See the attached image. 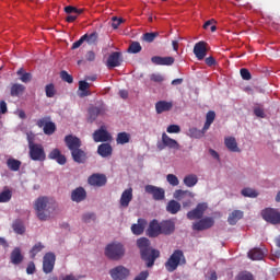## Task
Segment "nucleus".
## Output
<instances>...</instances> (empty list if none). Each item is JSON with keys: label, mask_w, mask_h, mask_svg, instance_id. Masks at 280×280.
<instances>
[{"label": "nucleus", "mask_w": 280, "mask_h": 280, "mask_svg": "<svg viewBox=\"0 0 280 280\" xmlns=\"http://www.w3.org/2000/svg\"><path fill=\"white\" fill-rule=\"evenodd\" d=\"M33 209L40 222H47V220L51 219L56 209H58V203L52 198L40 196L34 201Z\"/></svg>", "instance_id": "nucleus-1"}, {"label": "nucleus", "mask_w": 280, "mask_h": 280, "mask_svg": "<svg viewBox=\"0 0 280 280\" xmlns=\"http://www.w3.org/2000/svg\"><path fill=\"white\" fill-rule=\"evenodd\" d=\"M65 143L71 152L72 160L74 163H78L79 165H82L89 161V155L85 153L84 150H82V140L80 138L68 135L65 137Z\"/></svg>", "instance_id": "nucleus-2"}, {"label": "nucleus", "mask_w": 280, "mask_h": 280, "mask_svg": "<svg viewBox=\"0 0 280 280\" xmlns=\"http://www.w3.org/2000/svg\"><path fill=\"white\" fill-rule=\"evenodd\" d=\"M137 246L140 248V255L143 261H147V268H152L154 261L161 257L159 249L150 247V240L141 237L137 241Z\"/></svg>", "instance_id": "nucleus-3"}, {"label": "nucleus", "mask_w": 280, "mask_h": 280, "mask_svg": "<svg viewBox=\"0 0 280 280\" xmlns=\"http://www.w3.org/2000/svg\"><path fill=\"white\" fill-rule=\"evenodd\" d=\"M28 141V156L32 161H39L43 163L47 159V154L45 153V147L40 143L34 142V138L27 137Z\"/></svg>", "instance_id": "nucleus-4"}, {"label": "nucleus", "mask_w": 280, "mask_h": 280, "mask_svg": "<svg viewBox=\"0 0 280 280\" xmlns=\"http://www.w3.org/2000/svg\"><path fill=\"white\" fill-rule=\"evenodd\" d=\"M187 259L185 254L180 249H175L170 258L165 261V268L167 272H174L178 269L179 266H185Z\"/></svg>", "instance_id": "nucleus-5"}, {"label": "nucleus", "mask_w": 280, "mask_h": 280, "mask_svg": "<svg viewBox=\"0 0 280 280\" xmlns=\"http://www.w3.org/2000/svg\"><path fill=\"white\" fill-rule=\"evenodd\" d=\"M126 255V247L119 242L109 243L105 247V257L113 261H119Z\"/></svg>", "instance_id": "nucleus-6"}, {"label": "nucleus", "mask_w": 280, "mask_h": 280, "mask_svg": "<svg viewBox=\"0 0 280 280\" xmlns=\"http://www.w3.org/2000/svg\"><path fill=\"white\" fill-rule=\"evenodd\" d=\"M158 150L162 151L165 148L170 150H180V144L175 139H172L167 133H162V141L156 143Z\"/></svg>", "instance_id": "nucleus-7"}, {"label": "nucleus", "mask_w": 280, "mask_h": 280, "mask_svg": "<svg viewBox=\"0 0 280 280\" xmlns=\"http://www.w3.org/2000/svg\"><path fill=\"white\" fill-rule=\"evenodd\" d=\"M261 218L269 224H280V212L273 208H266L261 211Z\"/></svg>", "instance_id": "nucleus-8"}, {"label": "nucleus", "mask_w": 280, "mask_h": 280, "mask_svg": "<svg viewBox=\"0 0 280 280\" xmlns=\"http://www.w3.org/2000/svg\"><path fill=\"white\" fill-rule=\"evenodd\" d=\"M109 276L113 280H126L130 277V269L119 265L109 270Z\"/></svg>", "instance_id": "nucleus-9"}, {"label": "nucleus", "mask_w": 280, "mask_h": 280, "mask_svg": "<svg viewBox=\"0 0 280 280\" xmlns=\"http://www.w3.org/2000/svg\"><path fill=\"white\" fill-rule=\"evenodd\" d=\"M144 191L152 196L153 200L161 201L165 200V189L154 186V185H147L144 187Z\"/></svg>", "instance_id": "nucleus-10"}, {"label": "nucleus", "mask_w": 280, "mask_h": 280, "mask_svg": "<svg viewBox=\"0 0 280 280\" xmlns=\"http://www.w3.org/2000/svg\"><path fill=\"white\" fill-rule=\"evenodd\" d=\"M208 206L206 202L198 203L195 209L187 212L188 220H202L205 211H207Z\"/></svg>", "instance_id": "nucleus-11"}, {"label": "nucleus", "mask_w": 280, "mask_h": 280, "mask_svg": "<svg viewBox=\"0 0 280 280\" xmlns=\"http://www.w3.org/2000/svg\"><path fill=\"white\" fill-rule=\"evenodd\" d=\"M213 224H215V220H213V218L211 217H206L203 219L201 218L199 219V221L192 224V231H207L211 229Z\"/></svg>", "instance_id": "nucleus-12"}, {"label": "nucleus", "mask_w": 280, "mask_h": 280, "mask_svg": "<svg viewBox=\"0 0 280 280\" xmlns=\"http://www.w3.org/2000/svg\"><path fill=\"white\" fill-rule=\"evenodd\" d=\"M54 266H56V255L54 253H47L43 260V271L46 275L54 272Z\"/></svg>", "instance_id": "nucleus-13"}, {"label": "nucleus", "mask_w": 280, "mask_h": 280, "mask_svg": "<svg viewBox=\"0 0 280 280\" xmlns=\"http://www.w3.org/2000/svg\"><path fill=\"white\" fill-rule=\"evenodd\" d=\"M93 139H94L95 143H106V141H110V139H113V137L106 130V127L102 126L100 129L94 131Z\"/></svg>", "instance_id": "nucleus-14"}, {"label": "nucleus", "mask_w": 280, "mask_h": 280, "mask_svg": "<svg viewBox=\"0 0 280 280\" xmlns=\"http://www.w3.org/2000/svg\"><path fill=\"white\" fill-rule=\"evenodd\" d=\"M121 62H124L121 52L114 51L108 56L106 67H108V69H115V67H121Z\"/></svg>", "instance_id": "nucleus-15"}, {"label": "nucleus", "mask_w": 280, "mask_h": 280, "mask_svg": "<svg viewBox=\"0 0 280 280\" xmlns=\"http://www.w3.org/2000/svg\"><path fill=\"white\" fill-rule=\"evenodd\" d=\"M88 183L92 185V187H104L107 183V178L104 174H93L89 177Z\"/></svg>", "instance_id": "nucleus-16"}, {"label": "nucleus", "mask_w": 280, "mask_h": 280, "mask_svg": "<svg viewBox=\"0 0 280 280\" xmlns=\"http://www.w3.org/2000/svg\"><path fill=\"white\" fill-rule=\"evenodd\" d=\"M106 113V106L104 104L100 106H94L89 109V122L93 124L100 117V115H104Z\"/></svg>", "instance_id": "nucleus-17"}, {"label": "nucleus", "mask_w": 280, "mask_h": 280, "mask_svg": "<svg viewBox=\"0 0 280 280\" xmlns=\"http://www.w3.org/2000/svg\"><path fill=\"white\" fill-rule=\"evenodd\" d=\"M175 59L174 57H161V56H153L151 58V62L153 65L160 66V67H172Z\"/></svg>", "instance_id": "nucleus-18"}, {"label": "nucleus", "mask_w": 280, "mask_h": 280, "mask_svg": "<svg viewBox=\"0 0 280 280\" xmlns=\"http://www.w3.org/2000/svg\"><path fill=\"white\" fill-rule=\"evenodd\" d=\"M194 54L198 60H205L207 56V43L201 40L195 44Z\"/></svg>", "instance_id": "nucleus-19"}, {"label": "nucleus", "mask_w": 280, "mask_h": 280, "mask_svg": "<svg viewBox=\"0 0 280 280\" xmlns=\"http://www.w3.org/2000/svg\"><path fill=\"white\" fill-rule=\"evenodd\" d=\"M161 235H172L176 231V224L172 220H165L160 223Z\"/></svg>", "instance_id": "nucleus-20"}, {"label": "nucleus", "mask_w": 280, "mask_h": 280, "mask_svg": "<svg viewBox=\"0 0 280 280\" xmlns=\"http://www.w3.org/2000/svg\"><path fill=\"white\" fill-rule=\"evenodd\" d=\"M147 235L149 237H159V235H161V223H159L156 219H153L150 222L149 228L147 230Z\"/></svg>", "instance_id": "nucleus-21"}, {"label": "nucleus", "mask_w": 280, "mask_h": 280, "mask_svg": "<svg viewBox=\"0 0 280 280\" xmlns=\"http://www.w3.org/2000/svg\"><path fill=\"white\" fill-rule=\"evenodd\" d=\"M174 108V103L172 101H159L155 103V112L158 115H162V113H170Z\"/></svg>", "instance_id": "nucleus-22"}, {"label": "nucleus", "mask_w": 280, "mask_h": 280, "mask_svg": "<svg viewBox=\"0 0 280 280\" xmlns=\"http://www.w3.org/2000/svg\"><path fill=\"white\" fill-rule=\"evenodd\" d=\"M130 202H132V188L124 190L119 201L121 209H128Z\"/></svg>", "instance_id": "nucleus-23"}, {"label": "nucleus", "mask_w": 280, "mask_h": 280, "mask_svg": "<svg viewBox=\"0 0 280 280\" xmlns=\"http://www.w3.org/2000/svg\"><path fill=\"white\" fill-rule=\"evenodd\" d=\"M86 200V190L83 187H78L71 192L72 202H82Z\"/></svg>", "instance_id": "nucleus-24"}, {"label": "nucleus", "mask_w": 280, "mask_h": 280, "mask_svg": "<svg viewBox=\"0 0 280 280\" xmlns=\"http://www.w3.org/2000/svg\"><path fill=\"white\" fill-rule=\"evenodd\" d=\"M48 159L56 161L59 165H65L67 163V156L62 155L59 149L50 151Z\"/></svg>", "instance_id": "nucleus-25"}, {"label": "nucleus", "mask_w": 280, "mask_h": 280, "mask_svg": "<svg viewBox=\"0 0 280 280\" xmlns=\"http://www.w3.org/2000/svg\"><path fill=\"white\" fill-rule=\"evenodd\" d=\"M224 145L230 152H242V150L237 145V140L235 139V137H225Z\"/></svg>", "instance_id": "nucleus-26"}, {"label": "nucleus", "mask_w": 280, "mask_h": 280, "mask_svg": "<svg viewBox=\"0 0 280 280\" xmlns=\"http://www.w3.org/2000/svg\"><path fill=\"white\" fill-rule=\"evenodd\" d=\"M97 153L103 159L112 156L113 155V147L109 143H102L97 148Z\"/></svg>", "instance_id": "nucleus-27"}, {"label": "nucleus", "mask_w": 280, "mask_h": 280, "mask_svg": "<svg viewBox=\"0 0 280 280\" xmlns=\"http://www.w3.org/2000/svg\"><path fill=\"white\" fill-rule=\"evenodd\" d=\"M242 218H244V212L242 210H234L232 213H230L228 222L231 224V226H235V224H237Z\"/></svg>", "instance_id": "nucleus-28"}, {"label": "nucleus", "mask_w": 280, "mask_h": 280, "mask_svg": "<svg viewBox=\"0 0 280 280\" xmlns=\"http://www.w3.org/2000/svg\"><path fill=\"white\" fill-rule=\"evenodd\" d=\"M143 231H145V220L138 219V223L131 225V233L133 235H142Z\"/></svg>", "instance_id": "nucleus-29"}, {"label": "nucleus", "mask_w": 280, "mask_h": 280, "mask_svg": "<svg viewBox=\"0 0 280 280\" xmlns=\"http://www.w3.org/2000/svg\"><path fill=\"white\" fill-rule=\"evenodd\" d=\"M248 257L253 261H261V259H264V257H266V253H264V250H261V248L256 247L248 252Z\"/></svg>", "instance_id": "nucleus-30"}, {"label": "nucleus", "mask_w": 280, "mask_h": 280, "mask_svg": "<svg viewBox=\"0 0 280 280\" xmlns=\"http://www.w3.org/2000/svg\"><path fill=\"white\" fill-rule=\"evenodd\" d=\"M90 89L91 84L89 82L79 81V97H89V95H91Z\"/></svg>", "instance_id": "nucleus-31"}, {"label": "nucleus", "mask_w": 280, "mask_h": 280, "mask_svg": "<svg viewBox=\"0 0 280 280\" xmlns=\"http://www.w3.org/2000/svg\"><path fill=\"white\" fill-rule=\"evenodd\" d=\"M166 211L167 213H171L172 215H176L178 211H180V202L172 199L166 205Z\"/></svg>", "instance_id": "nucleus-32"}, {"label": "nucleus", "mask_w": 280, "mask_h": 280, "mask_svg": "<svg viewBox=\"0 0 280 280\" xmlns=\"http://www.w3.org/2000/svg\"><path fill=\"white\" fill-rule=\"evenodd\" d=\"M11 264H14V266H19L23 261V254H21V248L15 247L11 253Z\"/></svg>", "instance_id": "nucleus-33"}, {"label": "nucleus", "mask_w": 280, "mask_h": 280, "mask_svg": "<svg viewBox=\"0 0 280 280\" xmlns=\"http://www.w3.org/2000/svg\"><path fill=\"white\" fill-rule=\"evenodd\" d=\"M173 198H175V200H185V198H194V192L189 190L177 189L173 194Z\"/></svg>", "instance_id": "nucleus-34"}, {"label": "nucleus", "mask_w": 280, "mask_h": 280, "mask_svg": "<svg viewBox=\"0 0 280 280\" xmlns=\"http://www.w3.org/2000/svg\"><path fill=\"white\" fill-rule=\"evenodd\" d=\"M25 93V85L21 83H14L11 86V97H19L20 95H23Z\"/></svg>", "instance_id": "nucleus-35"}, {"label": "nucleus", "mask_w": 280, "mask_h": 280, "mask_svg": "<svg viewBox=\"0 0 280 280\" xmlns=\"http://www.w3.org/2000/svg\"><path fill=\"white\" fill-rule=\"evenodd\" d=\"M184 185L186 187H196L198 185V175L189 174L184 177Z\"/></svg>", "instance_id": "nucleus-36"}, {"label": "nucleus", "mask_w": 280, "mask_h": 280, "mask_svg": "<svg viewBox=\"0 0 280 280\" xmlns=\"http://www.w3.org/2000/svg\"><path fill=\"white\" fill-rule=\"evenodd\" d=\"M7 167L11 172H19V170H21V161L16 160L14 158H10L7 160Z\"/></svg>", "instance_id": "nucleus-37"}, {"label": "nucleus", "mask_w": 280, "mask_h": 280, "mask_svg": "<svg viewBox=\"0 0 280 280\" xmlns=\"http://www.w3.org/2000/svg\"><path fill=\"white\" fill-rule=\"evenodd\" d=\"M213 121H215V112L210 110L206 115V122L203 125V132H207V130H209V128H211V124H213Z\"/></svg>", "instance_id": "nucleus-38"}, {"label": "nucleus", "mask_w": 280, "mask_h": 280, "mask_svg": "<svg viewBox=\"0 0 280 280\" xmlns=\"http://www.w3.org/2000/svg\"><path fill=\"white\" fill-rule=\"evenodd\" d=\"M116 143L120 145H126V143H130V133L122 131L117 135Z\"/></svg>", "instance_id": "nucleus-39"}, {"label": "nucleus", "mask_w": 280, "mask_h": 280, "mask_svg": "<svg viewBox=\"0 0 280 280\" xmlns=\"http://www.w3.org/2000/svg\"><path fill=\"white\" fill-rule=\"evenodd\" d=\"M205 127L202 128V130H199L198 128H190L188 130V137H190L191 139H202V137H205Z\"/></svg>", "instance_id": "nucleus-40"}, {"label": "nucleus", "mask_w": 280, "mask_h": 280, "mask_svg": "<svg viewBox=\"0 0 280 280\" xmlns=\"http://www.w3.org/2000/svg\"><path fill=\"white\" fill-rule=\"evenodd\" d=\"M12 229L18 235H23V233H25V225L21 220H15L12 224Z\"/></svg>", "instance_id": "nucleus-41"}, {"label": "nucleus", "mask_w": 280, "mask_h": 280, "mask_svg": "<svg viewBox=\"0 0 280 280\" xmlns=\"http://www.w3.org/2000/svg\"><path fill=\"white\" fill-rule=\"evenodd\" d=\"M10 200H12V190L5 186L3 191L0 192V202H10Z\"/></svg>", "instance_id": "nucleus-42"}, {"label": "nucleus", "mask_w": 280, "mask_h": 280, "mask_svg": "<svg viewBox=\"0 0 280 280\" xmlns=\"http://www.w3.org/2000/svg\"><path fill=\"white\" fill-rule=\"evenodd\" d=\"M241 194L245 198H257V196H259V192L253 188H243Z\"/></svg>", "instance_id": "nucleus-43"}, {"label": "nucleus", "mask_w": 280, "mask_h": 280, "mask_svg": "<svg viewBox=\"0 0 280 280\" xmlns=\"http://www.w3.org/2000/svg\"><path fill=\"white\" fill-rule=\"evenodd\" d=\"M65 12L66 14H77V16H80V14L84 12V9H78L75 7L68 5V7H65Z\"/></svg>", "instance_id": "nucleus-44"}, {"label": "nucleus", "mask_w": 280, "mask_h": 280, "mask_svg": "<svg viewBox=\"0 0 280 280\" xmlns=\"http://www.w3.org/2000/svg\"><path fill=\"white\" fill-rule=\"evenodd\" d=\"M83 36H86L85 40L89 45H95V43H97V38H98L97 32H93L91 34L86 33Z\"/></svg>", "instance_id": "nucleus-45"}, {"label": "nucleus", "mask_w": 280, "mask_h": 280, "mask_svg": "<svg viewBox=\"0 0 280 280\" xmlns=\"http://www.w3.org/2000/svg\"><path fill=\"white\" fill-rule=\"evenodd\" d=\"M43 248H45V245H43V243H37V244H35V245L32 247L31 252H30V254H31V259H34V258L36 257V254H37V253H40V250H43Z\"/></svg>", "instance_id": "nucleus-46"}, {"label": "nucleus", "mask_w": 280, "mask_h": 280, "mask_svg": "<svg viewBox=\"0 0 280 280\" xmlns=\"http://www.w3.org/2000/svg\"><path fill=\"white\" fill-rule=\"evenodd\" d=\"M56 132V124L48 121L44 127V135H54Z\"/></svg>", "instance_id": "nucleus-47"}, {"label": "nucleus", "mask_w": 280, "mask_h": 280, "mask_svg": "<svg viewBox=\"0 0 280 280\" xmlns=\"http://www.w3.org/2000/svg\"><path fill=\"white\" fill-rule=\"evenodd\" d=\"M159 32L144 33L142 38L145 43H154V39L158 38Z\"/></svg>", "instance_id": "nucleus-48"}, {"label": "nucleus", "mask_w": 280, "mask_h": 280, "mask_svg": "<svg viewBox=\"0 0 280 280\" xmlns=\"http://www.w3.org/2000/svg\"><path fill=\"white\" fill-rule=\"evenodd\" d=\"M129 54H139L141 51V44L139 42H133L129 45Z\"/></svg>", "instance_id": "nucleus-49"}, {"label": "nucleus", "mask_w": 280, "mask_h": 280, "mask_svg": "<svg viewBox=\"0 0 280 280\" xmlns=\"http://www.w3.org/2000/svg\"><path fill=\"white\" fill-rule=\"evenodd\" d=\"M60 78L63 82H67L68 84H73V75L69 74L67 70H62L60 72Z\"/></svg>", "instance_id": "nucleus-50"}, {"label": "nucleus", "mask_w": 280, "mask_h": 280, "mask_svg": "<svg viewBox=\"0 0 280 280\" xmlns=\"http://www.w3.org/2000/svg\"><path fill=\"white\" fill-rule=\"evenodd\" d=\"M166 180H167V183H170L173 187H178V185H179V180H178V177L176 176V175H174V174H168L167 176H166Z\"/></svg>", "instance_id": "nucleus-51"}, {"label": "nucleus", "mask_w": 280, "mask_h": 280, "mask_svg": "<svg viewBox=\"0 0 280 280\" xmlns=\"http://www.w3.org/2000/svg\"><path fill=\"white\" fill-rule=\"evenodd\" d=\"M82 221L85 222V224H89V222H95V213L88 212L82 215Z\"/></svg>", "instance_id": "nucleus-52"}, {"label": "nucleus", "mask_w": 280, "mask_h": 280, "mask_svg": "<svg viewBox=\"0 0 280 280\" xmlns=\"http://www.w3.org/2000/svg\"><path fill=\"white\" fill-rule=\"evenodd\" d=\"M46 91V96L48 97H54V95H56V86H54L52 83L47 84L45 88Z\"/></svg>", "instance_id": "nucleus-53"}, {"label": "nucleus", "mask_w": 280, "mask_h": 280, "mask_svg": "<svg viewBox=\"0 0 280 280\" xmlns=\"http://www.w3.org/2000/svg\"><path fill=\"white\" fill-rule=\"evenodd\" d=\"M254 115L260 119H266V112L260 106L254 107Z\"/></svg>", "instance_id": "nucleus-54"}, {"label": "nucleus", "mask_w": 280, "mask_h": 280, "mask_svg": "<svg viewBox=\"0 0 280 280\" xmlns=\"http://www.w3.org/2000/svg\"><path fill=\"white\" fill-rule=\"evenodd\" d=\"M166 132H168V135H178V132H180V126H178V125H170L166 128Z\"/></svg>", "instance_id": "nucleus-55"}, {"label": "nucleus", "mask_w": 280, "mask_h": 280, "mask_svg": "<svg viewBox=\"0 0 280 280\" xmlns=\"http://www.w3.org/2000/svg\"><path fill=\"white\" fill-rule=\"evenodd\" d=\"M112 27L114 28V30H118L119 28V25L121 24V23H124V19L122 18H117V16H113L112 18Z\"/></svg>", "instance_id": "nucleus-56"}, {"label": "nucleus", "mask_w": 280, "mask_h": 280, "mask_svg": "<svg viewBox=\"0 0 280 280\" xmlns=\"http://www.w3.org/2000/svg\"><path fill=\"white\" fill-rule=\"evenodd\" d=\"M86 42V35L81 36V38L72 44L71 49H79Z\"/></svg>", "instance_id": "nucleus-57"}, {"label": "nucleus", "mask_w": 280, "mask_h": 280, "mask_svg": "<svg viewBox=\"0 0 280 280\" xmlns=\"http://www.w3.org/2000/svg\"><path fill=\"white\" fill-rule=\"evenodd\" d=\"M241 78L244 80H252L253 75H250V71H248V69L243 68L241 69Z\"/></svg>", "instance_id": "nucleus-58"}, {"label": "nucleus", "mask_w": 280, "mask_h": 280, "mask_svg": "<svg viewBox=\"0 0 280 280\" xmlns=\"http://www.w3.org/2000/svg\"><path fill=\"white\" fill-rule=\"evenodd\" d=\"M148 277H150V272L145 270L141 271L133 280H148Z\"/></svg>", "instance_id": "nucleus-59"}, {"label": "nucleus", "mask_w": 280, "mask_h": 280, "mask_svg": "<svg viewBox=\"0 0 280 280\" xmlns=\"http://www.w3.org/2000/svg\"><path fill=\"white\" fill-rule=\"evenodd\" d=\"M150 80H151L152 82L161 83V82H163V80H165V79H164L163 75H161V74L153 73V74H151Z\"/></svg>", "instance_id": "nucleus-60"}, {"label": "nucleus", "mask_w": 280, "mask_h": 280, "mask_svg": "<svg viewBox=\"0 0 280 280\" xmlns=\"http://www.w3.org/2000/svg\"><path fill=\"white\" fill-rule=\"evenodd\" d=\"M21 82H24L25 84H27V82H32V73L26 72L23 73L22 77L20 78Z\"/></svg>", "instance_id": "nucleus-61"}, {"label": "nucleus", "mask_w": 280, "mask_h": 280, "mask_svg": "<svg viewBox=\"0 0 280 280\" xmlns=\"http://www.w3.org/2000/svg\"><path fill=\"white\" fill-rule=\"evenodd\" d=\"M236 280H255L252 276V273H240L236 277Z\"/></svg>", "instance_id": "nucleus-62"}, {"label": "nucleus", "mask_w": 280, "mask_h": 280, "mask_svg": "<svg viewBox=\"0 0 280 280\" xmlns=\"http://www.w3.org/2000/svg\"><path fill=\"white\" fill-rule=\"evenodd\" d=\"M35 271H36V265H34V262H30L26 268L27 275H34Z\"/></svg>", "instance_id": "nucleus-63"}, {"label": "nucleus", "mask_w": 280, "mask_h": 280, "mask_svg": "<svg viewBox=\"0 0 280 280\" xmlns=\"http://www.w3.org/2000/svg\"><path fill=\"white\" fill-rule=\"evenodd\" d=\"M85 58L89 62H93L95 60V52L93 50L88 51Z\"/></svg>", "instance_id": "nucleus-64"}]
</instances>
